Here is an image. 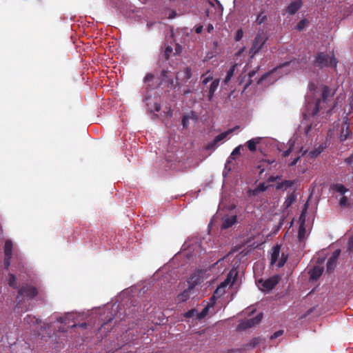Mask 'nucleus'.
<instances>
[{"mask_svg": "<svg viewBox=\"0 0 353 353\" xmlns=\"http://www.w3.org/2000/svg\"><path fill=\"white\" fill-rule=\"evenodd\" d=\"M280 250H281V245L276 244V245L273 246L270 255H271V260L270 263L271 265H274L276 263V262L278 261L279 255H280Z\"/></svg>", "mask_w": 353, "mask_h": 353, "instance_id": "aec40b11", "label": "nucleus"}, {"mask_svg": "<svg viewBox=\"0 0 353 353\" xmlns=\"http://www.w3.org/2000/svg\"><path fill=\"white\" fill-rule=\"evenodd\" d=\"M256 188L260 192H263L268 189V186L264 183H261L256 187Z\"/></svg>", "mask_w": 353, "mask_h": 353, "instance_id": "49530a36", "label": "nucleus"}, {"mask_svg": "<svg viewBox=\"0 0 353 353\" xmlns=\"http://www.w3.org/2000/svg\"><path fill=\"white\" fill-rule=\"evenodd\" d=\"M299 159H300V157H296V158L294 159H293V161H292L291 163H289V166H290V167H291V166H294V165H295L297 163V162H298V161L299 160Z\"/></svg>", "mask_w": 353, "mask_h": 353, "instance_id": "5fc2aeb1", "label": "nucleus"}, {"mask_svg": "<svg viewBox=\"0 0 353 353\" xmlns=\"http://www.w3.org/2000/svg\"><path fill=\"white\" fill-rule=\"evenodd\" d=\"M323 272V268L321 265H315L310 271V278L312 279H317Z\"/></svg>", "mask_w": 353, "mask_h": 353, "instance_id": "b1692460", "label": "nucleus"}, {"mask_svg": "<svg viewBox=\"0 0 353 353\" xmlns=\"http://www.w3.org/2000/svg\"><path fill=\"white\" fill-rule=\"evenodd\" d=\"M191 76H192L191 69L188 67H185L183 70H181V72L177 73L176 79H178L179 77H181L183 79L188 80V79H190Z\"/></svg>", "mask_w": 353, "mask_h": 353, "instance_id": "393cba45", "label": "nucleus"}, {"mask_svg": "<svg viewBox=\"0 0 353 353\" xmlns=\"http://www.w3.org/2000/svg\"><path fill=\"white\" fill-rule=\"evenodd\" d=\"M176 13L174 11H173V12H172V13L170 14V16H169V17H168V18H169V19H173V18H174V17H175V16H176Z\"/></svg>", "mask_w": 353, "mask_h": 353, "instance_id": "0e129e2a", "label": "nucleus"}, {"mask_svg": "<svg viewBox=\"0 0 353 353\" xmlns=\"http://www.w3.org/2000/svg\"><path fill=\"white\" fill-rule=\"evenodd\" d=\"M283 333V330H279L276 332H274L270 337L271 339H276L280 336H281Z\"/></svg>", "mask_w": 353, "mask_h": 353, "instance_id": "8fccbe9b", "label": "nucleus"}, {"mask_svg": "<svg viewBox=\"0 0 353 353\" xmlns=\"http://www.w3.org/2000/svg\"><path fill=\"white\" fill-rule=\"evenodd\" d=\"M161 75L163 76V79L166 80L168 78V72L165 70H163L161 72Z\"/></svg>", "mask_w": 353, "mask_h": 353, "instance_id": "bf43d9fd", "label": "nucleus"}, {"mask_svg": "<svg viewBox=\"0 0 353 353\" xmlns=\"http://www.w3.org/2000/svg\"><path fill=\"white\" fill-rule=\"evenodd\" d=\"M248 193L250 194V195L255 196H257L260 193V192L256 188L254 190H250L248 191Z\"/></svg>", "mask_w": 353, "mask_h": 353, "instance_id": "3c124183", "label": "nucleus"}, {"mask_svg": "<svg viewBox=\"0 0 353 353\" xmlns=\"http://www.w3.org/2000/svg\"><path fill=\"white\" fill-rule=\"evenodd\" d=\"M311 63L313 67L321 69L328 67L336 68L337 61L334 54L319 52L314 56L313 59L311 60Z\"/></svg>", "mask_w": 353, "mask_h": 353, "instance_id": "7ed1b4c3", "label": "nucleus"}, {"mask_svg": "<svg viewBox=\"0 0 353 353\" xmlns=\"http://www.w3.org/2000/svg\"><path fill=\"white\" fill-rule=\"evenodd\" d=\"M347 250L350 252L353 250V235L349 237L347 242Z\"/></svg>", "mask_w": 353, "mask_h": 353, "instance_id": "a18cd8bd", "label": "nucleus"}, {"mask_svg": "<svg viewBox=\"0 0 353 353\" xmlns=\"http://www.w3.org/2000/svg\"><path fill=\"white\" fill-rule=\"evenodd\" d=\"M188 123V119L186 117H183L182 119V123L184 127H186Z\"/></svg>", "mask_w": 353, "mask_h": 353, "instance_id": "052dcab7", "label": "nucleus"}, {"mask_svg": "<svg viewBox=\"0 0 353 353\" xmlns=\"http://www.w3.org/2000/svg\"><path fill=\"white\" fill-rule=\"evenodd\" d=\"M237 222V216L236 214H225L222 217V229L231 228Z\"/></svg>", "mask_w": 353, "mask_h": 353, "instance_id": "f3484780", "label": "nucleus"}, {"mask_svg": "<svg viewBox=\"0 0 353 353\" xmlns=\"http://www.w3.org/2000/svg\"><path fill=\"white\" fill-rule=\"evenodd\" d=\"M306 236V229L305 228L304 221H303L299 228V232H298V238L300 241H303L305 239Z\"/></svg>", "mask_w": 353, "mask_h": 353, "instance_id": "c85d7f7f", "label": "nucleus"}, {"mask_svg": "<svg viewBox=\"0 0 353 353\" xmlns=\"http://www.w3.org/2000/svg\"><path fill=\"white\" fill-rule=\"evenodd\" d=\"M314 85L312 83L309 84V92L305 97L306 109L307 114L312 116H315L318 114L319 110L329 108L326 110L330 113L335 106L333 101L334 92L327 86L323 85L321 90V99H313L314 94L312 90Z\"/></svg>", "mask_w": 353, "mask_h": 353, "instance_id": "f03ea898", "label": "nucleus"}, {"mask_svg": "<svg viewBox=\"0 0 353 353\" xmlns=\"http://www.w3.org/2000/svg\"><path fill=\"white\" fill-rule=\"evenodd\" d=\"M79 327L81 328H85L87 327V323H79V324L74 323L72 325H68V327Z\"/></svg>", "mask_w": 353, "mask_h": 353, "instance_id": "de8ad7c7", "label": "nucleus"}, {"mask_svg": "<svg viewBox=\"0 0 353 353\" xmlns=\"http://www.w3.org/2000/svg\"><path fill=\"white\" fill-rule=\"evenodd\" d=\"M259 343V339H253L248 344L245 345L243 347L244 350L252 349L254 347Z\"/></svg>", "mask_w": 353, "mask_h": 353, "instance_id": "72a5a7b5", "label": "nucleus"}, {"mask_svg": "<svg viewBox=\"0 0 353 353\" xmlns=\"http://www.w3.org/2000/svg\"><path fill=\"white\" fill-rule=\"evenodd\" d=\"M297 148H299L300 152H302V155L307 154L308 157L314 159L318 157L323 151V150L325 149V145H323V144H320L317 146H315V148L313 150L309 152L307 151V150H304V147L303 145H301V147L298 146Z\"/></svg>", "mask_w": 353, "mask_h": 353, "instance_id": "4468645a", "label": "nucleus"}, {"mask_svg": "<svg viewBox=\"0 0 353 353\" xmlns=\"http://www.w3.org/2000/svg\"><path fill=\"white\" fill-rule=\"evenodd\" d=\"M24 323L32 327V325H34L41 323V320L37 319L35 316L27 315V316L24 318Z\"/></svg>", "mask_w": 353, "mask_h": 353, "instance_id": "bb28decb", "label": "nucleus"}, {"mask_svg": "<svg viewBox=\"0 0 353 353\" xmlns=\"http://www.w3.org/2000/svg\"><path fill=\"white\" fill-rule=\"evenodd\" d=\"M215 299H214V300H212V297L210 298V302L207 305H210V308L213 307V305H214Z\"/></svg>", "mask_w": 353, "mask_h": 353, "instance_id": "680f3d73", "label": "nucleus"}, {"mask_svg": "<svg viewBox=\"0 0 353 353\" xmlns=\"http://www.w3.org/2000/svg\"><path fill=\"white\" fill-rule=\"evenodd\" d=\"M278 179H280V176H270L268 178V181L269 182H274V181H277Z\"/></svg>", "mask_w": 353, "mask_h": 353, "instance_id": "603ef678", "label": "nucleus"}, {"mask_svg": "<svg viewBox=\"0 0 353 353\" xmlns=\"http://www.w3.org/2000/svg\"><path fill=\"white\" fill-rule=\"evenodd\" d=\"M298 137L294 135L291 139L289 140L288 143V148L283 151L282 155L284 157H287L290 155V154L293 151L296 142H298Z\"/></svg>", "mask_w": 353, "mask_h": 353, "instance_id": "4be33fe9", "label": "nucleus"}, {"mask_svg": "<svg viewBox=\"0 0 353 353\" xmlns=\"http://www.w3.org/2000/svg\"><path fill=\"white\" fill-rule=\"evenodd\" d=\"M237 65H238L237 63H234L230 68V69L227 72L225 79H223L224 84H225V85L228 84V83L231 80L232 77L234 74L235 69H236V67L237 66Z\"/></svg>", "mask_w": 353, "mask_h": 353, "instance_id": "a878e982", "label": "nucleus"}, {"mask_svg": "<svg viewBox=\"0 0 353 353\" xmlns=\"http://www.w3.org/2000/svg\"><path fill=\"white\" fill-rule=\"evenodd\" d=\"M340 253H341V251L340 250H336L335 251H334V252L331 255V258L334 259H336V260H338V258L340 255Z\"/></svg>", "mask_w": 353, "mask_h": 353, "instance_id": "09e8293b", "label": "nucleus"}, {"mask_svg": "<svg viewBox=\"0 0 353 353\" xmlns=\"http://www.w3.org/2000/svg\"><path fill=\"white\" fill-rule=\"evenodd\" d=\"M291 62H285L283 64L279 65L275 68L272 71L270 72H267L264 74L257 81V83L259 84L262 83L265 79L270 76H276V74H281V76L283 74H287L290 72V69L288 68Z\"/></svg>", "mask_w": 353, "mask_h": 353, "instance_id": "0eeeda50", "label": "nucleus"}, {"mask_svg": "<svg viewBox=\"0 0 353 353\" xmlns=\"http://www.w3.org/2000/svg\"><path fill=\"white\" fill-rule=\"evenodd\" d=\"M283 185L285 186L286 188L290 187L292 185V182L290 181H285L283 183Z\"/></svg>", "mask_w": 353, "mask_h": 353, "instance_id": "13d9d810", "label": "nucleus"}, {"mask_svg": "<svg viewBox=\"0 0 353 353\" xmlns=\"http://www.w3.org/2000/svg\"><path fill=\"white\" fill-rule=\"evenodd\" d=\"M261 140V137H255L248 141L245 145L248 147L250 152H254L256 150V145L259 144Z\"/></svg>", "mask_w": 353, "mask_h": 353, "instance_id": "5701e85b", "label": "nucleus"}, {"mask_svg": "<svg viewBox=\"0 0 353 353\" xmlns=\"http://www.w3.org/2000/svg\"><path fill=\"white\" fill-rule=\"evenodd\" d=\"M243 37V31L242 29H239L235 34L234 39L236 41H240Z\"/></svg>", "mask_w": 353, "mask_h": 353, "instance_id": "ea45409f", "label": "nucleus"}, {"mask_svg": "<svg viewBox=\"0 0 353 353\" xmlns=\"http://www.w3.org/2000/svg\"><path fill=\"white\" fill-rule=\"evenodd\" d=\"M269 36L265 30L260 28L258 30L250 49L249 52L251 54V57L256 55L263 48Z\"/></svg>", "mask_w": 353, "mask_h": 353, "instance_id": "20e7f679", "label": "nucleus"}, {"mask_svg": "<svg viewBox=\"0 0 353 353\" xmlns=\"http://www.w3.org/2000/svg\"><path fill=\"white\" fill-rule=\"evenodd\" d=\"M37 294V290L30 285L26 284L22 285L18 291L17 300L18 301L17 307L18 309H22V302L34 298Z\"/></svg>", "mask_w": 353, "mask_h": 353, "instance_id": "39448f33", "label": "nucleus"}, {"mask_svg": "<svg viewBox=\"0 0 353 353\" xmlns=\"http://www.w3.org/2000/svg\"><path fill=\"white\" fill-rule=\"evenodd\" d=\"M279 280L280 277L278 275H274L266 280L260 279L258 281V288L262 291L268 292L275 287Z\"/></svg>", "mask_w": 353, "mask_h": 353, "instance_id": "1a4fd4ad", "label": "nucleus"}, {"mask_svg": "<svg viewBox=\"0 0 353 353\" xmlns=\"http://www.w3.org/2000/svg\"><path fill=\"white\" fill-rule=\"evenodd\" d=\"M350 134V130L349 120L347 117H345L343 124L341 128L340 133L339 134V139L341 142H343L345 140H346V139L348 137Z\"/></svg>", "mask_w": 353, "mask_h": 353, "instance_id": "a211bd4d", "label": "nucleus"}, {"mask_svg": "<svg viewBox=\"0 0 353 353\" xmlns=\"http://www.w3.org/2000/svg\"><path fill=\"white\" fill-rule=\"evenodd\" d=\"M235 205H232L231 206H230V210H233L235 208Z\"/></svg>", "mask_w": 353, "mask_h": 353, "instance_id": "338daca9", "label": "nucleus"}, {"mask_svg": "<svg viewBox=\"0 0 353 353\" xmlns=\"http://www.w3.org/2000/svg\"><path fill=\"white\" fill-rule=\"evenodd\" d=\"M336 263H337V260L330 257L327 262V272H332L336 265Z\"/></svg>", "mask_w": 353, "mask_h": 353, "instance_id": "7c9ffc66", "label": "nucleus"}, {"mask_svg": "<svg viewBox=\"0 0 353 353\" xmlns=\"http://www.w3.org/2000/svg\"><path fill=\"white\" fill-rule=\"evenodd\" d=\"M8 284L10 287H12L13 288H17L16 277L14 274H10Z\"/></svg>", "mask_w": 353, "mask_h": 353, "instance_id": "4c0bfd02", "label": "nucleus"}, {"mask_svg": "<svg viewBox=\"0 0 353 353\" xmlns=\"http://www.w3.org/2000/svg\"><path fill=\"white\" fill-rule=\"evenodd\" d=\"M345 161L350 164L353 163V153L347 159H346Z\"/></svg>", "mask_w": 353, "mask_h": 353, "instance_id": "6e6d98bb", "label": "nucleus"}, {"mask_svg": "<svg viewBox=\"0 0 353 353\" xmlns=\"http://www.w3.org/2000/svg\"><path fill=\"white\" fill-rule=\"evenodd\" d=\"M263 318V314L259 313L255 317L250 318L248 319L243 320L240 322L238 325V329L243 330L248 328H250L257 324H259Z\"/></svg>", "mask_w": 353, "mask_h": 353, "instance_id": "9b49d317", "label": "nucleus"}, {"mask_svg": "<svg viewBox=\"0 0 353 353\" xmlns=\"http://www.w3.org/2000/svg\"><path fill=\"white\" fill-rule=\"evenodd\" d=\"M296 200V196L294 194H290L284 202V205L286 208H289Z\"/></svg>", "mask_w": 353, "mask_h": 353, "instance_id": "2f4dec72", "label": "nucleus"}, {"mask_svg": "<svg viewBox=\"0 0 353 353\" xmlns=\"http://www.w3.org/2000/svg\"><path fill=\"white\" fill-rule=\"evenodd\" d=\"M287 259H288V254H285V253H282L281 254V256L278 261V263H277V266L279 268H281L284 265V264L285 263V262L287 261Z\"/></svg>", "mask_w": 353, "mask_h": 353, "instance_id": "c9c22d12", "label": "nucleus"}, {"mask_svg": "<svg viewBox=\"0 0 353 353\" xmlns=\"http://www.w3.org/2000/svg\"><path fill=\"white\" fill-rule=\"evenodd\" d=\"M256 70H252V71H250L249 73H248V77H249V81L248 82L245 84V88H244V90H245L248 85L250 84H251L252 81V78L254 77V76L256 74Z\"/></svg>", "mask_w": 353, "mask_h": 353, "instance_id": "58836bf2", "label": "nucleus"}, {"mask_svg": "<svg viewBox=\"0 0 353 353\" xmlns=\"http://www.w3.org/2000/svg\"><path fill=\"white\" fill-rule=\"evenodd\" d=\"M266 19H267L266 15H265L263 12H261V13L258 14V16H257V17L256 19V23L258 25H261V24H262L263 23L265 22Z\"/></svg>", "mask_w": 353, "mask_h": 353, "instance_id": "e433bc0d", "label": "nucleus"}, {"mask_svg": "<svg viewBox=\"0 0 353 353\" xmlns=\"http://www.w3.org/2000/svg\"><path fill=\"white\" fill-rule=\"evenodd\" d=\"M122 308L119 305V304L114 303L110 306H106L105 308H98L92 312H88L85 314L84 313H77V312H68L64 314L63 316H59L57 319V321L63 324L64 325H69L70 321H74L76 319L82 316V319H84V316H97L99 315V319L101 322H103L99 330L101 331L105 330V325H108L110 322H111L114 319L123 320L124 319V316L122 315L120 310Z\"/></svg>", "mask_w": 353, "mask_h": 353, "instance_id": "f257e3e1", "label": "nucleus"}, {"mask_svg": "<svg viewBox=\"0 0 353 353\" xmlns=\"http://www.w3.org/2000/svg\"><path fill=\"white\" fill-rule=\"evenodd\" d=\"M214 29V27L212 24H208V26H207V31L208 32H211Z\"/></svg>", "mask_w": 353, "mask_h": 353, "instance_id": "e2e57ef3", "label": "nucleus"}, {"mask_svg": "<svg viewBox=\"0 0 353 353\" xmlns=\"http://www.w3.org/2000/svg\"><path fill=\"white\" fill-rule=\"evenodd\" d=\"M182 248L184 250H188V253L187 255L190 254L191 256H196L202 251L200 243L197 239H194L192 242L191 241L185 242Z\"/></svg>", "mask_w": 353, "mask_h": 353, "instance_id": "9d476101", "label": "nucleus"}, {"mask_svg": "<svg viewBox=\"0 0 353 353\" xmlns=\"http://www.w3.org/2000/svg\"><path fill=\"white\" fill-rule=\"evenodd\" d=\"M201 79H202V84L203 85H206L208 84L210 81H212L214 79H213V76L212 74H210V71L208 70H207L204 74H203L201 77Z\"/></svg>", "mask_w": 353, "mask_h": 353, "instance_id": "cd10ccee", "label": "nucleus"}, {"mask_svg": "<svg viewBox=\"0 0 353 353\" xmlns=\"http://www.w3.org/2000/svg\"><path fill=\"white\" fill-rule=\"evenodd\" d=\"M167 278H168V276H163V281H164L165 279H167Z\"/></svg>", "mask_w": 353, "mask_h": 353, "instance_id": "774afa93", "label": "nucleus"}, {"mask_svg": "<svg viewBox=\"0 0 353 353\" xmlns=\"http://www.w3.org/2000/svg\"><path fill=\"white\" fill-rule=\"evenodd\" d=\"M303 6L301 0H295L286 7L285 11L290 15L294 14Z\"/></svg>", "mask_w": 353, "mask_h": 353, "instance_id": "6ab92c4d", "label": "nucleus"}, {"mask_svg": "<svg viewBox=\"0 0 353 353\" xmlns=\"http://www.w3.org/2000/svg\"><path fill=\"white\" fill-rule=\"evenodd\" d=\"M143 83L146 92L149 91L150 89H154L159 85V80L151 73L148 74L144 79Z\"/></svg>", "mask_w": 353, "mask_h": 353, "instance_id": "2eb2a0df", "label": "nucleus"}, {"mask_svg": "<svg viewBox=\"0 0 353 353\" xmlns=\"http://www.w3.org/2000/svg\"><path fill=\"white\" fill-rule=\"evenodd\" d=\"M12 242L11 240L8 239L5 242L4 245V254H5V259H4V265L6 268H8L10 265V259L12 257Z\"/></svg>", "mask_w": 353, "mask_h": 353, "instance_id": "dca6fc26", "label": "nucleus"}, {"mask_svg": "<svg viewBox=\"0 0 353 353\" xmlns=\"http://www.w3.org/2000/svg\"><path fill=\"white\" fill-rule=\"evenodd\" d=\"M59 331L61 332H65V329L64 327H60Z\"/></svg>", "mask_w": 353, "mask_h": 353, "instance_id": "69168bd1", "label": "nucleus"}, {"mask_svg": "<svg viewBox=\"0 0 353 353\" xmlns=\"http://www.w3.org/2000/svg\"><path fill=\"white\" fill-rule=\"evenodd\" d=\"M339 203L341 207L347 206L348 203L347 198L345 196H343L339 200Z\"/></svg>", "mask_w": 353, "mask_h": 353, "instance_id": "c03bdc74", "label": "nucleus"}, {"mask_svg": "<svg viewBox=\"0 0 353 353\" xmlns=\"http://www.w3.org/2000/svg\"><path fill=\"white\" fill-rule=\"evenodd\" d=\"M232 132L231 130H229L226 132H222L219 134V135L216 136L212 141L209 143L207 146L206 149L208 150H215L217 146L220 144V142L223 141L226 137Z\"/></svg>", "mask_w": 353, "mask_h": 353, "instance_id": "f8f14e48", "label": "nucleus"}, {"mask_svg": "<svg viewBox=\"0 0 353 353\" xmlns=\"http://www.w3.org/2000/svg\"><path fill=\"white\" fill-rule=\"evenodd\" d=\"M210 309V305H206L201 312H197V319H203L208 314V310Z\"/></svg>", "mask_w": 353, "mask_h": 353, "instance_id": "f704fd0d", "label": "nucleus"}, {"mask_svg": "<svg viewBox=\"0 0 353 353\" xmlns=\"http://www.w3.org/2000/svg\"><path fill=\"white\" fill-rule=\"evenodd\" d=\"M197 315V312L196 310L194 309H192V310H190L189 311H188L185 314V316L186 318H192L194 317L195 315Z\"/></svg>", "mask_w": 353, "mask_h": 353, "instance_id": "37998d69", "label": "nucleus"}, {"mask_svg": "<svg viewBox=\"0 0 353 353\" xmlns=\"http://www.w3.org/2000/svg\"><path fill=\"white\" fill-rule=\"evenodd\" d=\"M191 290V288L183 290V292L178 295V300L182 302L185 301L190 297Z\"/></svg>", "mask_w": 353, "mask_h": 353, "instance_id": "c756f323", "label": "nucleus"}, {"mask_svg": "<svg viewBox=\"0 0 353 353\" xmlns=\"http://www.w3.org/2000/svg\"><path fill=\"white\" fill-rule=\"evenodd\" d=\"M334 190L343 195L347 192V189L342 184H336L334 185Z\"/></svg>", "mask_w": 353, "mask_h": 353, "instance_id": "473e14b6", "label": "nucleus"}, {"mask_svg": "<svg viewBox=\"0 0 353 353\" xmlns=\"http://www.w3.org/2000/svg\"><path fill=\"white\" fill-rule=\"evenodd\" d=\"M149 92L150 91H148L143 99L145 106L150 112H159L161 110L159 99L157 96L153 97Z\"/></svg>", "mask_w": 353, "mask_h": 353, "instance_id": "6e6552de", "label": "nucleus"}, {"mask_svg": "<svg viewBox=\"0 0 353 353\" xmlns=\"http://www.w3.org/2000/svg\"><path fill=\"white\" fill-rule=\"evenodd\" d=\"M242 148L243 145H239V146L236 147L230 154L225 165L224 170L223 172V176H225L227 173L231 170V167L230 166V164L232 161L235 160L237 156L241 154V149Z\"/></svg>", "mask_w": 353, "mask_h": 353, "instance_id": "ddd939ff", "label": "nucleus"}, {"mask_svg": "<svg viewBox=\"0 0 353 353\" xmlns=\"http://www.w3.org/2000/svg\"><path fill=\"white\" fill-rule=\"evenodd\" d=\"M203 30V26H198L195 28V32L197 34H200Z\"/></svg>", "mask_w": 353, "mask_h": 353, "instance_id": "4d7b16f0", "label": "nucleus"}, {"mask_svg": "<svg viewBox=\"0 0 353 353\" xmlns=\"http://www.w3.org/2000/svg\"><path fill=\"white\" fill-rule=\"evenodd\" d=\"M306 23H307V21L305 19H303L301 21H300L298 24L296 25V28L297 30H302L304 29V28L306 26Z\"/></svg>", "mask_w": 353, "mask_h": 353, "instance_id": "a19ab883", "label": "nucleus"}, {"mask_svg": "<svg viewBox=\"0 0 353 353\" xmlns=\"http://www.w3.org/2000/svg\"><path fill=\"white\" fill-rule=\"evenodd\" d=\"M172 48L170 47V46H167L165 51H164V53H163V57L165 59H168L170 54L172 53Z\"/></svg>", "mask_w": 353, "mask_h": 353, "instance_id": "79ce46f5", "label": "nucleus"}, {"mask_svg": "<svg viewBox=\"0 0 353 353\" xmlns=\"http://www.w3.org/2000/svg\"><path fill=\"white\" fill-rule=\"evenodd\" d=\"M238 272L235 269H232L228 274L227 278L220 283L214 292L212 296V300L219 298L223 295L225 292V288L228 286H231L237 276Z\"/></svg>", "mask_w": 353, "mask_h": 353, "instance_id": "423d86ee", "label": "nucleus"}, {"mask_svg": "<svg viewBox=\"0 0 353 353\" xmlns=\"http://www.w3.org/2000/svg\"><path fill=\"white\" fill-rule=\"evenodd\" d=\"M311 125H307L305 128H304V134L305 136H308L309 134V132L311 130Z\"/></svg>", "mask_w": 353, "mask_h": 353, "instance_id": "864d4df0", "label": "nucleus"}, {"mask_svg": "<svg viewBox=\"0 0 353 353\" xmlns=\"http://www.w3.org/2000/svg\"><path fill=\"white\" fill-rule=\"evenodd\" d=\"M220 83L219 79H214L211 84L210 85L209 89H208V98L210 101H211L214 97V92L217 90Z\"/></svg>", "mask_w": 353, "mask_h": 353, "instance_id": "412c9836", "label": "nucleus"}]
</instances>
